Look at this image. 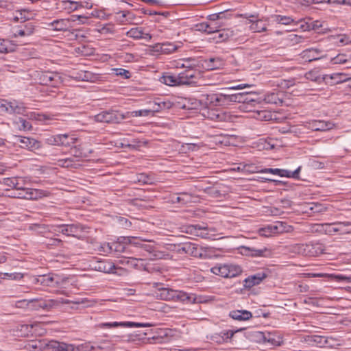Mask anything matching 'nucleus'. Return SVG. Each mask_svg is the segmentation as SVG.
Listing matches in <instances>:
<instances>
[{"label":"nucleus","instance_id":"obj_10","mask_svg":"<svg viewBox=\"0 0 351 351\" xmlns=\"http://www.w3.org/2000/svg\"><path fill=\"white\" fill-rule=\"evenodd\" d=\"M124 117L117 111H102L95 116V120L97 122L115 123L123 119Z\"/></svg>","mask_w":351,"mask_h":351},{"label":"nucleus","instance_id":"obj_26","mask_svg":"<svg viewBox=\"0 0 351 351\" xmlns=\"http://www.w3.org/2000/svg\"><path fill=\"white\" fill-rule=\"evenodd\" d=\"M324 80L326 83L334 85L348 82V77L347 74L343 73H335L331 75H326Z\"/></svg>","mask_w":351,"mask_h":351},{"label":"nucleus","instance_id":"obj_52","mask_svg":"<svg viewBox=\"0 0 351 351\" xmlns=\"http://www.w3.org/2000/svg\"><path fill=\"white\" fill-rule=\"evenodd\" d=\"M226 266L228 274H230L229 278L238 276L242 273V269L238 265L226 264Z\"/></svg>","mask_w":351,"mask_h":351},{"label":"nucleus","instance_id":"obj_29","mask_svg":"<svg viewBox=\"0 0 351 351\" xmlns=\"http://www.w3.org/2000/svg\"><path fill=\"white\" fill-rule=\"evenodd\" d=\"M126 35L136 40L145 39L147 41L152 39V36L149 33H145L142 27H134L127 32Z\"/></svg>","mask_w":351,"mask_h":351},{"label":"nucleus","instance_id":"obj_56","mask_svg":"<svg viewBox=\"0 0 351 351\" xmlns=\"http://www.w3.org/2000/svg\"><path fill=\"white\" fill-rule=\"evenodd\" d=\"M162 54H170L176 51L178 46L172 43H162Z\"/></svg>","mask_w":351,"mask_h":351},{"label":"nucleus","instance_id":"obj_48","mask_svg":"<svg viewBox=\"0 0 351 351\" xmlns=\"http://www.w3.org/2000/svg\"><path fill=\"white\" fill-rule=\"evenodd\" d=\"M326 226H328L330 229L328 230L329 232H336L342 230V226H351L350 221H343V222H335L332 223H326Z\"/></svg>","mask_w":351,"mask_h":351},{"label":"nucleus","instance_id":"obj_57","mask_svg":"<svg viewBox=\"0 0 351 351\" xmlns=\"http://www.w3.org/2000/svg\"><path fill=\"white\" fill-rule=\"evenodd\" d=\"M191 199V195L184 192L180 193L178 194V195L176 197L175 200H173V203H182V204H186L187 202H190Z\"/></svg>","mask_w":351,"mask_h":351},{"label":"nucleus","instance_id":"obj_51","mask_svg":"<svg viewBox=\"0 0 351 351\" xmlns=\"http://www.w3.org/2000/svg\"><path fill=\"white\" fill-rule=\"evenodd\" d=\"M14 51V46L9 40H0V53H6Z\"/></svg>","mask_w":351,"mask_h":351},{"label":"nucleus","instance_id":"obj_25","mask_svg":"<svg viewBox=\"0 0 351 351\" xmlns=\"http://www.w3.org/2000/svg\"><path fill=\"white\" fill-rule=\"evenodd\" d=\"M180 82L182 85H190L197 83L196 79V71L193 69H186L184 71L179 73Z\"/></svg>","mask_w":351,"mask_h":351},{"label":"nucleus","instance_id":"obj_63","mask_svg":"<svg viewBox=\"0 0 351 351\" xmlns=\"http://www.w3.org/2000/svg\"><path fill=\"white\" fill-rule=\"evenodd\" d=\"M220 96H221V93L209 95L210 101L215 106H221V100Z\"/></svg>","mask_w":351,"mask_h":351},{"label":"nucleus","instance_id":"obj_18","mask_svg":"<svg viewBox=\"0 0 351 351\" xmlns=\"http://www.w3.org/2000/svg\"><path fill=\"white\" fill-rule=\"evenodd\" d=\"M209 230L208 226L204 223H198V224H191L188 225L185 227V232L187 234H190L192 235L200 237L203 239H207L209 237L208 233L206 232H199L201 230Z\"/></svg>","mask_w":351,"mask_h":351},{"label":"nucleus","instance_id":"obj_22","mask_svg":"<svg viewBox=\"0 0 351 351\" xmlns=\"http://www.w3.org/2000/svg\"><path fill=\"white\" fill-rule=\"evenodd\" d=\"M267 276V274L264 271L251 275L243 280V287L245 289H250L259 285Z\"/></svg>","mask_w":351,"mask_h":351},{"label":"nucleus","instance_id":"obj_32","mask_svg":"<svg viewBox=\"0 0 351 351\" xmlns=\"http://www.w3.org/2000/svg\"><path fill=\"white\" fill-rule=\"evenodd\" d=\"M71 154L75 160H78V162L81 158H86L92 153V150L86 151L84 148L79 145L75 146H71Z\"/></svg>","mask_w":351,"mask_h":351},{"label":"nucleus","instance_id":"obj_38","mask_svg":"<svg viewBox=\"0 0 351 351\" xmlns=\"http://www.w3.org/2000/svg\"><path fill=\"white\" fill-rule=\"evenodd\" d=\"M57 165L63 168H74L77 169L81 165L78 162V160H75L73 158H66L64 159H60L57 161Z\"/></svg>","mask_w":351,"mask_h":351},{"label":"nucleus","instance_id":"obj_30","mask_svg":"<svg viewBox=\"0 0 351 351\" xmlns=\"http://www.w3.org/2000/svg\"><path fill=\"white\" fill-rule=\"evenodd\" d=\"M225 65V61L220 57H214L204 60V66L208 70L219 69Z\"/></svg>","mask_w":351,"mask_h":351},{"label":"nucleus","instance_id":"obj_40","mask_svg":"<svg viewBox=\"0 0 351 351\" xmlns=\"http://www.w3.org/2000/svg\"><path fill=\"white\" fill-rule=\"evenodd\" d=\"M23 180V178L21 177L7 178L4 179L3 183L14 191V190H16L19 186H21Z\"/></svg>","mask_w":351,"mask_h":351},{"label":"nucleus","instance_id":"obj_13","mask_svg":"<svg viewBox=\"0 0 351 351\" xmlns=\"http://www.w3.org/2000/svg\"><path fill=\"white\" fill-rule=\"evenodd\" d=\"M86 228L81 224H61L56 226L55 230L63 234L71 237H77L78 234L84 232Z\"/></svg>","mask_w":351,"mask_h":351},{"label":"nucleus","instance_id":"obj_6","mask_svg":"<svg viewBox=\"0 0 351 351\" xmlns=\"http://www.w3.org/2000/svg\"><path fill=\"white\" fill-rule=\"evenodd\" d=\"M77 138L70 136L67 134H59L56 135H48L44 138V141L49 145L69 147L73 145Z\"/></svg>","mask_w":351,"mask_h":351},{"label":"nucleus","instance_id":"obj_59","mask_svg":"<svg viewBox=\"0 0 351 351\" xmlns=\"http://www.w3.org/2000/svg\"><path fill=\"white\" fill-rule=\"evenodd\" d=\"M181 61L185 63L184 66L186 69H194L198 66V61L193 58H184Z\"/></svg>","mask_w":351,"mask_h":351},{"label":"nucleus","instance_id":"obj_55","mask_svg":"<svg viewBox=\"0 0 351 351\" xmlns=\"http://www.w3.org/2000/svg\"><path fill=\"white\" fill-rule=\"evenodd\" d=\"M221 106H228L234 103V94H226L221 93Z\"/></svg>","mask_w":351,"mask_h":351},{"label":"nucleus","instance_id":"obj_62","mask_svg":"<svg viewBox=\"0 0 351 351\" xmlns=\"http://www.w3.org/2000/svg\"><path fill=\"white\" fill-rule=\"evenodd\" d=\"M153 111L152 108L150 109H144V110H138L132 112V116L134 117H146L149 115Z\"/></svg>","mask_w":351,"mask_h":351},{"label":"nucleus","instance_id":"obj_28","mask_svg":"<svg viewBox=\"0 0 351 351\" xmlns=\"http://www.w3.org/2000/svg\"><path fill=\"white\" fill-rule=\"evenodd\" d=\"M57 5L58 8L62 9L67 12L77 10L82 5L79 1L71 0H58Z\"/></svg>","mask_w":351,"mask_h":351},{"label":"nucleus","instance_id":"obj_64","mask_svg":"<svg viewBox=\"0 0 351 351\" xmlns=\"http://www.w3.org/2000/svg\"><path fill=\"white\" fill-rule=\"evenodd\" d=\"M99 250L101 252L105 253V254H111L112 253V243H101Z\"/></svg>","mask_w":351,"mask_h":351},{"label":"nucleus","instance_id":"obj_35","mask_svg":"<svg viewBox=\"0 0 351 351\" xmlns=\"http://www.w3.org/2000/svg\"><path fill=\"white\" fill-rule=\"evenodd\" d=\"M70 76L75 80L86 82H91L95 77L91 72L86 71H73Z\"/></svg>","mask_w":351,"mask_h":351},{"label":"nucleus","instance_id":"obj_12","mask_svg":"<svg viewBox=\"0 0 351 351\" xmlns=\"http://www.w3.org/2000/svg\"><path fill=\"white\" fill-rule=\"evenodd\" d=\"M178 253L180 254H187L193 257L202 258L203 256V250L199 247L198 245L193 243H185L180 245L177 250Z\"/></svg>","mask_w":351,"mask_h":351},{"label":"nucleus","instance_id":"obj_36","mask_svg":"<svg viewBox=\"0 0 351 351\" xmlns=\"http://www.w3.org/2000/svg\"><path fill=\"white\" fill-rule=\"evenodd\" d=\"M49 348H51L56 351H73L74 348L71 344H67L64 342L57 341H51L47 344Z\"/></svg>","mask_w":351,"mask_h":351},{"label":"nucleus","instance_id":"obj_44","mask_svg":"<svg viewBox=\"0 0 351 351\" xmlns=\"http://www.w3.org/2000/svg\"><path fill=\"white\" fill-rule=\"evenodd\" d=\"M278 93H270L265 95L264 101L267 104L281 106L283 100L280 97Z\"/></svg>","mask_w":351,"mask_h":351},{"label":"nucleus","instance_id":"obj_31","mask_svg":"<svg viewBox=\"0 0 351 351\" xmlns=\"http://www.w3.org/2000/svg\"><path fill=\"white\" fill-rule=\"evenodd\" d=\"M114 344L110 340H104L93 346H88V351H112Z\"/></svg>","mask_w":351,"mask_h":351},{"label":"nucleus","instance_id":"obj_8","mask_svg":"<svg viewBox=\"0 0 351 351\" xmlns=\"http://www.w3.org/2000/svg\"><path fill=\"white\" fill-rule=\"evenodd\" d=\"M39 84L45 86L56 87L62 82L61 77L58 73L46 71H38L36 75Z\"/></svg>","mask_w":351,"mask_h":351},{"label":"nucleus","instance_id":"obj_50","mask_svg":"<svg viewBox=\"0 0 351 351\" xmlns=\"http://www.w3.org/2000/svg\"><path fill=\"white\" fill-rule=\"evenodd\" d=\"M18 101L14 100L12 101H4L0 106L1 111L5 112L10 114H13L14 112V106H16Z\"/></svg>","mask_w":351,"mask_h":351},{"label":"nucleus","instance_id":"obj_58","mask_svg":"<svg viewBox=\"0 0 351 351\" xmlns=\"http://www.w3.org/2000/svg\"><path fill=\"white\" fill-rule=\"evenodd\" d=\"M16 123L18 125L20 130H23L24 131H29L32 128L30 122L21 117L19 118L16 121Z\"/></svg>","mask_w":351,"mask_h":351},{"label":"nucleus","instance_id":"obj_23","mask_svg":"<svg viewBox=\"0 0 351 351\" xmlns=\"http://www.w3.org/2000/svg\"><path fill=\"white\" fill-rule=\"evenodd\" d=\"M333 126L332 122L323 120H313L308 123V128L313 131H326L332 129Z\"/></svg>","mask_w":351,"mask_h":351},{"label":"nucleus","instance_id":"obj_21","mask_svg":"<svg viewBox=\"0 0 351 351\" xmlns=\"http://www.w3.org/2000/svg\"><path fill=\"white\" fill-rule=\"evenodd\" d=\"M33 282L36 285L51 287H55L58 284L52 274L38 276L34 278Z\"/></svg>","mask_w":351,"mask_h":351},{"label":"nucleus","instance_id":"obj_45","mask_svg":"<svg viewBox=\"0 0 351 351\" xmlns=\"http://www.w3.org/2000/svg\"><path fill=\"white\" fill-rule=\"evenodd\" d=\"M178 78L179 75L178 76L166 75L161 77L160 82L167 86H171L182 85L181 82H180V79Z\"/></svg>","mask_w":351,"mask_h":351},{"label":"nucleus","instance_id":"obj_43","mask_svg":"<svg viewBox=\"0 0 351 351\" xmlns=\"http://www.w3.org/2000/svg\"><path fill=\"white\" fill-rule=\"evenodd\" d=\"M69 21L68 19H58L50 23L53 29L56 31H65L69 27Z\"/></svg>","mask_w":351,"mask_h":351},{"label":"nucleus","instance_id":"obj_42","mask_svg":"<svg viewBox=\"0 0 351 351\" xmlns=\"http://www.w3.org/2000/svg\"><path fill=\"white\" fill-rule=\"evenodd\" d=\"M271 17L274 21L282 25H290L292 23L297 24L298 22L302 21V19L296 21L295 19H293L291 16L278 14L274 15Z\"/></svg>","mask_w":351,"mask_h":351},{"label":"nucleus","instance_id":"obj_39","mask_svg":"<svg viewBox=\"0 0 351 351\" xmlns=\"http://www.w3.org/2000/svg\"><path fill=\"white\" fill-rule=\"evenodd\" d=\"M230 317L239 321L248 320L252 317V314L248 311H232L230 313Z\"/></svg>","mask_w":351,"mask_h":351},{"label":"nucleus","instance_id":"obj_17","mask_svg":"<svg viewBox=\"0 0 351 351\" xmlns=\"http://www.w3.org/2000/svg\"><path fill=\"white\" fill-rule=\"evenodd\" d=\"M40 327L39 323H34L32 324H19L16 326L14 331L16 335L21 337H29L34 333L38 332V328Z\"/></svg>","mask_w":351,"mask_h":351},{"label":"nucleus","instance_id":"obj_11","mask_svg":"<svg viewBox=\"0 0 351 351\" xmlns=\"http://www.w3.org/2000/svg\"><path fill=\"white\" fill-rule=\"evenodd\" d=\"M302 167H298L295 171H291L282 169H273V168H265L261 170H256V172L260 173H270L274 175H278L280 177L292 178L295 179H299V173L301 171ZM248 171L255 172V170L247 169Z\"/></svg>","mask_w":351,"mask_h":351},{"label":"nucleus","instance_id":"obj_24","mask_svg":"<svg viewBox=\"0 0 351 351\" xmlns=\"http://www.w3.org/2000/svg\"><path fill=\"white\" fill-rule=\"evenodd\" d=\"M153 112H158L163 110L170 109L173 106V103L168 99L156 98L150 104Z\"/></svg>","mask_w":351,"mask_h":351},{"label":"nucleus","instance_id":"obj_27","mask_svg":"<svg viewBox=\"0 0 351 351\" xmlns=\"http://www.w3.org/2000/svg\"><path fill=\"white\" fill-rule=\"evenodd\" d=\"M322 51L318 49L309 48L304 50L301 53V58L305 61L312 62L323 58Z\"/></svg>","mask_w":351,"mask_h":351},{"label":"nucleus","instance_id":"obj_7","mask_svg":"<svg viewBox=\"0 0 351 351\" xmlns=\"http://www.w3.org/2000/svg\"><path fill=\"white\" fill-rule=\"evenodd\" d=\"M291 226L284 221H276L274 224H270L258 229V234L265 237H269L276 234L289 232Z\"/></svg>","mask_w":351,"mask_h":351},{"label":"nucleus","instance_id":"obj_9","mask_svg":"<svg viewBox=\"0 0 351 351\" xmlns=\"http://www.w3.org/2000/svg\"><path fill=\"white\" fill-rule=\"evenodd\" d=\"M13 142L22 149H26L29 151H35L41 147V143L34 138L23 136H14Z\"/></svg>","mask_w":351,"mask_h":351},{"label":"nucleus","instance_id":"obj_3","mask_svg":"<svg viewBox=\"0 0 351 351\" xmlns=\"http://www.w3.org/2000/svg\"><path fill=\"white\" fill-rule=\"evenodd\" d=\"M90 266L93 269L106 274H114L122 276L127 273L126 269L121 267L116 266L110 260L93 261L91 263Z\"/></svg>","mask_w":351,"mask_h":351},{"label":"nucleus","instance_id":"obj_20","mask_svg":"<svg viewBox=\"0 0 351 351\" xmlns=\"http://www.w3.org/2000/svg\"><path fill=\"white\" fill-rule=\"evenodd\" d=\"M34 23L32 22H29L19 25L15 30L13 36L14 38L29 36L34 33Z\"/></svg>","mask_w":351,"mask_h":351},{"label":"nucleus","instance_id":"obj_54","mask_svg":"<svg viewBox=\"0 0 351 351\" xmlns=\"http://www.w3.org/2000/svg\"><path fill=\"white\" fill-rule=\"evenodd\" d=\"M211 119H215L218 121H229L231 119V115L226 112H213Z\"/></svg>","mask_w":351,"mask_h":351},{"label":"nucleus","instance_id":"obj_34","mask_svg":"<svg viewBox=\"0 0 351 351\" xmlns=\"http://www.w3.org/2000/svg\"><path fill=\"white\" fill-rule=\"evenodd\" d=\"M33 18L34 13L26 9L17 10L15 12V14L14 15V21L20 22L21 23H23L26 21L31 20Z\"/></svg>","mask_w":351,"mask_h":351},{"label":"nucleus","instance_id":"obj_53","mask_svg":"<svg viewBox=\"0 0 351 351\" xmlns=\"http://www.w3.org/2000/svg\"><path fill=\"white\" fill-rule=\"evenodd\" d=\"M125 244L127 243L123 242V237L119 238L118 241L112 243V252H124L126 250Z\"/></svg>","mask_w":351,"mask_h":351},{"label":"nucleus","instance_id":"obj_61","mask_svg":"<svg viewBox=\"0 0 351 351\" xmlns=\"http://www.w3.org/2000/svg\"><path fill=\"white\" fill-rule=\"evenodd\" d=\"M1 280L2 279L9 278L12 280H21L23 275L21 273H0Z\"/></svg>","mask_w":351,"mask_h":351},{"label":"nucleus","instance_id":"obj_19","mask_svg":"<svg viewBox=\"0 0 351 351\" xmlns=\"http://www.w3.org/2000/svg\"><path fill=\"white\" fill-rule=\"evenodd\" d=\"M237 331L238 330L234 331L232 330H223L219 332H216L210 335V339L217 344L227 343L232 338L234 333Z\"/></svg>","mask_w":351,"mask_h":351},{"label":"nucleus","instance_id":"obj_15","mask_svg":"<svg viewBox=\"0 0 351 351\" xmlns=\"http://www.w3.org/2000/svg\"><path fill=\"white\" fill-rule=\"evenodd\" d=\"M152 325L149 323H140V322H104L100 323L97 325V327L99 328H117L119 326L121 327H149Z\"/></svg>","mask_w":351,"mask_h":351},{"label":"nucleus","instance_id":"obj_49","mask_svg":"<svg viewBox=\"0 0 351 351\" xmlns=\"http://www.w3.org/2000/svg\"><path fill=\"white\" fill-rule=\"evenodd\" d=\"M232 36V32L227 29H221L215 36L214 39L217 40V43L223 42Z\"/></svg>","mask_w":351,"mask_h":351},{"label":"nucleus","instance_id":"obj_37","mask_svg":"<svg viewBox=\"0 0 351 351\" xmlns=\"http://www.w3.org/2000/svg\"><path fill=\"white\" fill-rule=\"evenodd\" d=\"M255 337L259 339L262 340L264 343H269L271 346H278L279 345V342L276 340L274 335L267 332L265 333L263 332H256Z\"/></svg>","mask_w":351,"mask_h":351},{"label":"nucleus","instance_id":"obj_14","mask_svg":"<svg viewBox=\"0 0 351 351\" xmlns=\"http://www.w3.org/2000/svg\"><path fill=\"white\" fill-rule=\"evenodd\" d=\"M234 103H243L251 104L254 106L256 104H260L258 95L254 92H242L234 94Z\"/></svg>","mask_w":351,"mask_h":351},{"label":"nucleus","instance_id":"obj_16","mask_svg":"<svg viewBox=\"0 0 351 351\" xmlns=\"http://www.w3.org/2000/svg\"><path fill=\"white\" fill-rule=\"evenodd\" d=\"M241 17L248 19L253 18L255 20H250L251 23L250 29L254 32H263L267 31L266 24L263 23V20L258 19V14H250L249 13H245L241 15Z\"/></svg>","mask_w":351,"mask_h":351},{"label":"nucleus","instance_id":"obj_5","mask_svg":"<svg viewBox=\"0 0 351 351\" xmlns=\"http://www.w3.org/2000/svg\"><path fill=\"white\" fill-rule=\"evenodd\" d=\"M324 246L319 243L297 244L294 246V252L302 256H318L323 254Z\"/></svg>","mask_w":351,"mask_h":351},{"label":"nucleus","instance_id":"obj_60","mask_svg":"<svg viewBox=\"0 0 351 351\" xmlns=\"http://www.w3.org/2000/svg\"><path fill=\"white\" fill-rule=\"evenodd\" d=\"M330 278L332 280L336 282H346L348 283H351V275L347 276L343 274H332L330 275Z\"/></svg>","mask_w":351,"mask_h":351},{"label":"nucleus","instance_id":"obj_41","mask_svg":"<svg viewBox=\"0 0 351 351\" xmlns=\"http://www.w3.org/2000/svg\"><path fill=\"white\" fill-rule=\"evenodd\" d=\"M241 250L242 254L251 255L252 256H264V252L267 251L266 247H264L263 249H255L254 247L246 246H241Z\"/></svg>","mask_w":351,"mask_h":351},{"label":"nucleus","instance_id":"obj_2","mask_svg":"<svg viewBox=\"0 0 351 351\" xmlns=\"http://www.w3.org/2000/svg\"><path fill=\"white\" fill-rule=\"evenodd\" d=\"M25 180L21 186H19L16 190L12 192L11 197L14 198H21L26 199H38L43 196H47V193L45 191L27 188L25 186Z\"/></svg>","mask_w":351,"mask_h":351},{"label":"nucleus","instance_id":"obj_4","mask_svg":"<svg viewBox=\"0 0 351 351\" xmlns=\"http://www.w3.org/2000/svg\"><path fill=\"white\" fill-rule=\"evenodd\" d=\"M19 302H22L19 301ZM23 302H27V305L29 306L33 310L38 311L43 309L45 311H49L52 308L57 306L59 304H70L69 300L61 299L60 300H43V299H32L29 301L23 300Z\"/></svg>","mask_w":351,"mask_h":351},{"label":"nucleus","instance_id":"obj_1","mask_svg":"<svg viewBox=\"0 0 351 351\" xmlns=\"http://www.w3.org/2000/svg\"><path fill=\"white\" fill-rule=\"evenodd\" d=\"M159 297L163 300H173L185 304L196 302V296L193 293H187L183 291L174 290L169 288L159 287Z\"/></svg>","mask_w":351,"mask_h":351},{"label":"nucleus","instance_id":"obj_33","mask_svg":"<svg viewBox=\"0 0 351 351\" xmlns=\"http://www.w3.org/2000/svg\"><path fill=\"white\" fill-rule=\"evenodd\" d=\"M143 260L141 258H125L121 262L123 264H125L131 267L136 268L137 269H143L149 271V267L143 263Z\"/></svg>","mask_w":351,"mask_h":351},{"label":"nucleus","instance_id":"obj_47","mask_svg":"<svg viewBox=\"0 0 351 351\" xmlns=\"http://www.w3.org/2000/svg\"><path fill=\"white\" fill-rule=\"evenodd\" d=\"M145 241L144 239H140L136 237H123V242L126 243L129 245H132L134 247L141 248L143 243Z\"/></svg>","mask_w":351,"mask_h":351},{"label":"nucleus","instance_id":"obj_46","mask_svg":"<svg viewBox=\"0 0 351 351\" xmlns=\"http://www.w3.org/2000/svg\"><path fill=\"white\" fill-rule=\"evenodd\" d=\"M211 271L215 275L220 276L223 278H229L230 274H228L227 270L226 264H219L211 268Z\"/></svg>","mask_w":351,"mask_h":351}]
</instances>
